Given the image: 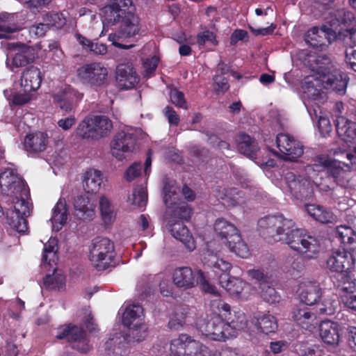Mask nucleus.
Listing matches in <instances>:
<instances>
[{
  "instance_id": "5fc2aeb1",
  "label": "nucleus",
  "mask_w": 356,
  "mask_h": 356,
  "mask_svg": "<svg viewBox=\"0 0 356 356\" xmlns=\"http://www.w3.org/2000/svg\"><path fill=\"white\" fill-rule=\"evenodd\" d=\"M338 307V302L331 298L324 299L318 305V309L321 314L332 315Z\"/></svg>"
},
{
  "instance_id": "ea45409f",
  "label": "nucleus",
  "mask_w": 356,
  "mask_h": 356,
  "mask_svg": "<svg viewBox=\"0 0 356 356\" xmlns=\"http://www.w3.org/2000/svg\"><path fill=\"white\" fill-rule=\"evenodd\" d=\"M99 209L104 224L106 226L112 225L116 219V210L107 197L102 195L99 197Z\"/></svg>"
},
{
  "instance_id": "c9c22d12",
  "label": "nucleus",
  "mask_w": 356,
  "mask_h": 356,
  "mask_svg": "<svg viewBox=\"0 0 356 356\" xmlns=\"http://www.w3.org/2000/svg\"><path fill=\"white\" fill-rule=\"evenodd\" d=\"M91 119L97 140L109 136L113 126L112 121L108 117L104 115H92Z\"/></svg>"
},
{
  "instance_id": "864d4df0",
  "label": "nucleus",
  "mask_w": 356,
  "mask_h": 356,
  "mask_svg": "<svg viewBox=\"0 0 356 356\" xmlns=\"http://www.w3.org/2000/svg\"><path fill=\"white\" fill-rule=\"evenodd\" d=\"M339 291L346 293L352 294L356 291V282L350 275H343L339 280L338 285Z\"/></svg>"
},
{
  "instance_id": "0e129e2a",
  "label": "nucleus",
  "mask_w": 356,
  "mask_h": 356,
  "mask_svg": "<svg viewBox=\"0 0 356 356\" xmlns=\"http://www.w3.org/2000/svg\"><path fill=\"white\" fill-rule=\"evenodd\" d=\"M344 306L352 312L356 313V295L345 294L341 296Z\"/></svg>"
},
{
  "instance_id": "bb28decb",
  "label": "nucleus",
  "mask_w": 356,
  "mask_h": 356,
  "mask_svg": "<svg viewBox=\"0 0 356 356\" xmlns=\"http://www.w3.org/2000/svg\"><path fill=\"white\" fill-rule=\"evenodd\" d=\"M69 215V207L66 200L60 197L52 209L50 219L52 229L54 232L60 231L65 225Z\"/></svg>"
},
{
  "instance_id": "f03ea898",
  "label": "nucleus",
  "mask_w": 356,
  "mask_h": 356,
  "mask_svg": "<svg viewBox=\"0 0 356 356\" xmlns=\"http://www.w3.org/2000/svg\"><path fill=\"white\" fill-rule=\"evenodd\" d=\"M312 74L306 76L302 85V102L312 118V109L318 108L327 100V95L323 89L334 90L343 94L346 92L349 78L340 70H332L330 59L326 55L309 57Z\"/></svg>"
},
{
  "instance_id": "13d9d810",
  "label": "nucleus",
  "mask_w": 356,
  "mask_h": 356,
  "mask_svg": "<svg viewBox=\"0 0 356 356\" xmlns=\"http://www.w3.org/2000/svg\"><path fill=\"white\" fill-rule=\"evenodd\" d=\"M337 20L345 26H349L354 24L355 18L354 14L349 10H339L337 15Z\"/></svg>"
},
{
  "instance_id": "2eb2a0df",
  "label": "nucleus",
  "mask_w": 356,
  "mask_h": 356,
  "mask_svg": "<svg viewBox=\"0 0 356 356\" xmlns=\"http://www.w3.org/2000/svg\"><path fill=\"white\" fill-rule=\"evenodd\" d=\"M77 77L83 84L92 88L104 86L107 83L108 70L101 63H92L77 69Z\"/></svg>"
},
{
  "instance_id": "4be33fe9",
  "label": "nucleus",
  "mask_w": 356,
  "mask_h": 356,
  "mask_svg": "<svg viewBox=\"0 0 356 356\" xmlns=\"http://www.w3.org/2000/svg\"><path fill=\"white\" fill-rule=\"evenodd\" d=\"M292 318L298 326L310 332L318 325L316 314L304 305H300L293 308Z\"/></svg>"
},
{
  "instance_id": "9d476101",
  "label": "nucleus",
  "mask_w": 356,
  "mask_h": 356,
  "mask_svg": "<svg viewBox=\"0 0 356 356\" xmlns=\"http://www.w3.org/2000/svg\"><path fill=\"white\" fill-rule=\"evenodd\" d=\"M336 129L339 137L344 141L354 154L349 151L336 149L335 156L348 159L353 169H356V124L343 116H339L336 120Z\"/></svg>"
},
{
  "instance_id": "680f3d73",
  "label": "nucleus",
  "mask_w": 356,
  "mask_h": 356,
  "mask_svg": "<svg viewBox=\"0 0 356 356\" xmlns=\"http://www.w3.org/2000/svg\"><path fill=\"white\" fill-rule=\"evenodd\" d=\"M159 62V58L156 56H152L151 58L146 59L144 63V68L145 76H151L157 67V65Z\"/></svg>"
},
{
  "instance_id": "052dcab7",
  "label": "nucleus",
  "mask_w": 356,
  "mask_h": 356,
  "mask_svg": "<svg viewBox=\"0 0 356 356\" xmlns=\"http://www.w3.org/2000/svg\"><path fill=\"white\" fill-rule=\"evenodd\" d=\"M142 171V164L140 163H134L126 170L124 178L128 181H131L140 175Z\"/></svg>"
},
{
  "instance_id": "aec40b11",
  "label": "nucleus",
  "mask_w": 356,
  "mask_h": 356,
  "mask_svg": "<svg viewBox=\"0 0 356 356\" xmlns=\"http://www.w3.org/2000/svg\"><path fill=\"white\" fill-rule=\"evenodd\" d=\"M327 267L332 271L337 273L348 272L354 268L355 259L353 253L343 249L332 251L327 261Z\"/></svg>"
},
{
  "instance_id": "8fccbe9b",
  "label": "nucleus",
  "mask_w": 356,
  "mask_h": 356,
  "mask_svg": "<svg viewBox=\"0 0 356 356\" xmlns=\"http://www.w3.org/2000/svg\"><path fill=\"white\" fill-rule=\"evenodd\" d=\"M128 202L138 208H144L147 202L145 188L142 186L135 188L132 194L128 197Z\"/></svg>"
},
{
  "instance_id": "603ef678",
  "label": "nucleus",
  "mask_w": 356,
  "mask_h": 356,
  "mask_svg": "<svg viewBox=\"0 0 356 356\" xmlns=\"http://www.w3.org/2000/svg\"><path fill=\"white\" fill-rule=\"evenodd\" d=\"M209 293L212 295L214 298L210 301V307L213 311L212 314H220V313L222 312H229L230 306L220 298L219 293L218 291L216 293Z\"/></svg>"
},
{
  "instance_id": "393cba45",
  "label": "nucleus",
  "mask_w": 356,
  "mask_h": 356,
  "mask_svg": "<svg viewBox=\"0 0 356 356\" xmlns=\"http://www.w3.org/2000/svg\"><path fill=\"white\" fill-rule=\"evenodd\" d=\"M116 81L122 89H131L138 82L136 74L131 64H120L116 68Z\"/></svg>"
},
{
  "instance_id": "0eeeda50",
  "label": "nucleus",
  "mask_w": 356,
  "mask_h": 356,
  "mask_svg": "<svg viewBox=\"0 0 356 356\" xmlns=\"http://www.w3.org/2000/svg\"><path fill=\"white\" fill-rule=\"evenodd\" d=\"M114 243L108 238L96 237L89 248V260L97 270L115 266Z\"/></svg>"
},
{
  "instance_id": "4c0bfd02",
  "label": "nucleus",
  "mask_w": 356,
  "mask_h": 356,
  "mask_svg": "<svg viewBox=\"0 0 356 356\" xmlns=\"http://www.w3.org/2000/svg\"><path fill=\"white\" fill-rule=\"evenodd\" d=\"M35 58V50L24 44H19L12 58V65L20 67L31 63Z\"/></svg>"
},
{
  "instance_id": "37998d69",
  "label": "nucleus",
  "mask_w": 356,
  "mask_h": 356,
  "mask_svg": "<svg viewBox=\"0 0 356 356\" xmlns=\"http://www.w3.org/2000/svg\"><path fill=\"white\" fill-rule=\"evenodd\" d=\"M44 286L49 290L61 291L65 287V277L61 270H54L43 280Z\"/></svg>"
},
{
  "instance_id": "79ce46f5",
  "label": "nucleus",
  "mask_w": 356,
  "mask_h": 356,
  "mask_svg": "<svg viewBox=\"0 0 356 356\" xmlns=\"http://www.w3.org/2000/svg\"><path fill=\"white\" fill-rule=\"evenodd\" d=\"M14 21V14L3 13L0 15V39L8 38L10 33L17 32L20 29Z\"/></svg>"
},
{
  "instance_id": "3c124183",
  "label": "nucleus",
  "mask_w": 356,
  "mask_h": 356,
  "mask_svg": "<svg viewBox=\"0 0 356 356\" xmlns=\"http://www.w3.org/2000/svg\"><path fill=\"white\" fill-rule=\"evenodd\" d=\"M260 289V296L264 301L270 304H275L280 301V295L274 288L268 286L267 283L265 285H264V283H261Z\"/></svg>"
},
{
  "instance_id": "20e7f679",
  "label": "nucleus",
  "mask_w": 356,
  "mask_h": 356,
  "mask_svg": "<svg viewBox=\"0 0 356 356\" xmlns=\"http://www.w3.org/2000/svg\"><path fill=\"white\" fill-rule=\"evenodd\" d=\"M0 187L2 193L8 197L9 207L6 210V222L19 233L24 234L28 229L26 217L30 214L31 205L24 197L28 189L24 181L19 176L17 170L8 167L0 174Z\"/></svg>"
},
{
  "instance_id": "7ed1b4c3",
  "label": "nucleus",
  "mask_w": 356,
  "mask_h": 356,
  "mask_svg": "<svg viewBox=\"0 0 356 356\" xmlns=\"http://www.w3.org/2000/svg\"><path fill=\"white\" fill-rule=\"evenodd\" d=\"M258 229L260 235L269 243L282 241L307 258H314L319 252L316 239L307 234L305 230L297 228L293 220L285 218L282 213L260 218Z\"/></svg>"
},
{
  "instance_id": "6ab92c4d",
  "label": "nucleus",
  "mask_w": 356,
  "mask_h": 356,
  "mask_svg": "<svg viewBox=\"0 0 356 356\" xmlns=\"http://www.w3.org/2000/svg\"><path fill=\"white\" fill-rule=\"evenodd\" d=\"M276 143L280 152L285 160L296 161L303 154V147L300 143L288 134H277Z\"/></svg>"
},
{
  "instance_id": "6e6552de",
  "label": "nucleus",
  "mask_w": 356,
  "mask_h": 356,
  "mask_svg": "<svg viewBox=\"0 0 356 356\" xmlns=\"http://www.w3.org/2000/svg\"><path fill=\"white\" fill-rule=\"evenodd\" d=\"M129 328V337L121 332L111 334L105 342V350L108 356H124L127 353L128 343L133 340L139 342L147 336V328L144 323L140 326Z\"/></svg>"
},
{
  "instance_id": "9b49d317",
  "label": "nucleus",
  "mask_w": 356,
  "mask_h": 356,
  "mask_svg": "<svg viewBox=\"0 0 356 356\" xmlns=\"http://www.w3.org/2000/svg\"><path fill=\"white\" fill-rule=\"evenodd\" d=\"M196 327L203 335L213 341H225L232 335L228 333L227 323L220 314L207 315L206 318L199 319Z\"/></svg>"
},
{
  "instance_id": "338daca9",
  "label": "nucleus",
  "mask_w": 356,
  "mask_h": 356,
  "mask_svg": "<svg viewBox=\"0 0 356 356\" xmlns=\"http://www.w3.org/2000/svg\"><path fill=\"white\" fill-rule=\"evenodd\" d=\"M213 79L217 86L216 90L218 92H225L229 89V85L226 77L217 74Z\"/></svg>"
},
{
  "instance_id": "e2e57ef3",
  "label": "nucleus",
  "mask_w": 356,
  "mask_h": 356,
  "mask_svg": "<svg viewBox=\"0 0 356 356\" xmlns=\"http://www.w3.org/2000/svg\"><path fill=\"white\" fill-rule=\"evenodd\" d=\"M31 92L23 90V92H19L13 95L11 102L14 105L21 106L27 103L31 99Z\"/></svg>"
},
{
  "instance_id": "f8f14e48",
  "label": "nucleus",
  "mask_w": 356,
  "mask_h": 356,
  "mask_svg": "<svg viewBox=\"0 0 356 356\" xmlns=\"http://www.w3.org/2000/svg\"><path fill=\"white\" fill-rule=\"evenodd\" d=\"M136 131L132 127H124L114 135L110 143L113 156L122 161L127 154L135 151L137 140Z\"/></svg>"
},
{
  "instance_id": "4d7b16f0",
  "label": "nucleus",
  "mask_w": 356,
  "mask_h": 356,
  "mask_svg": "<svg viewBox=\"0 0 356 356\" xmlns=\"http://www.w3.org/2000/svg\"><path fill=\"white\" fill-rule=\"evenodd\" d=\"M169 95L172 104L179 108L187 109V103L182 92L178 90L177 88H171Z\"/></svg>"
},
{
  "instance_id": "f704fd0d",
  "label": "nucleus",
  "mask_w": 356,
  "mask_h": 356,
  "mask_svg": "<svg viewBox=\"0 0 356 356\" xmlns=\"http://www.w3.org/2000/svg\"><path fill=\"white\" fill-rule=\"evenodd\" d=\"M214 230L218 236L226 240V243L234 237L238 238L239 230L234 224L224 218H218L216 220Z\"/></svg>"
},
{
  "instance_id": "774afa93",
  "label": "nucleus",
  "mask_w": 356,
  "mask_h": 356,
  "mask_svg": "<svg viewBox=\"0 0 356 356\" xmlns=\"http://www.w3.org/2000/svg\"><path fill=\"white\" fill-rule=\"evenodd\" d=\"M49 26L46 22L39 23L30 27L29 32L38 37L43 36L47 31Z\"/></svg>"
},
{
  "instance_id": "de8ad7c7",
  "label": "nucleus",
  "mask_w": 356,
  "mask_h": 356,
  "mask_svg": "<svg viewBox=\"0 0 356 356\" xmlns=\"http://www.w3.org/2000/svg\"><path fill=\"white\" fill-rule=\"evenodd\" d=\"M312 118L311 117V118L312 120H314V118L318 119V127L320 134L323 137L327 136L332 129L329 118L321 115L320 107L317 108H313V109H312Z\"/></svg>"
},
{
  "instance_id": "72a5a7b5",
  "label": "nucleus",
  "mask_w": 356,
  "mask_h": 356,
  "mask_svg": "<svg viewBox=\"0 0 356 356\" xmlns=\"http://www.w3.org/2000/svg\"><path fill=\"white\" fill-rule=\"evenodd\" d=\"M305 210L313 219L321 223H332L334 222L337 218L331 211L318 204H306Z\"/></svg>"
},
{
  "instance_id": "c03bdc74",
  "label": "nucleus",
  "mask_w": 356,
  "mask_h": 356,
  "mask_svg": "<svg viewBox=\"0 0 356 356\" xmlns=\"http://www.w3.org/2000/svg\"><path fill=\"white\" fill-rule=\"evenodd\" d=\"M58 241L56 238L51 237L44 246V252L42 255V261L44 265H48L51 267L56 264L58 259Z\"/></svg>"
},
{
  "instance_id": "c756f323",
  "label": "nucleus",
  "mask_w": 356,
  "mask_h": 356,
  "mask_svg": "<svg viewBox=\"0 0 356 356\" xmlns=\"http://www.w3.org/2000/svg\"><path fill=\"white\" fill-rule=\"evenodd\" d=\"M104 176L101 170L89 168L83 174L82 181L85 191L88 193H95L99 191L103 183Z\"/></svg>"
},
{
  "instance_id": "5701e85b",
  "label": "nucleus",
  "mask_w": 356,
  "mask_h": 356,
  "mask_svg": "<svg viewBox=\"0 0 356 356\" xmlns=\"http://www.w3.org/2000/svg\"><path fill=\"white\" fill-rule=\"evenodd\" d=\"M296 293L300 300L307 305L315 304L321 296L319 284L306 280L300 282Z\"/></svg>"
},
{
  "instance_id": "1a4fd4ad",
  "label": "nucleus",
  "mask_w": 356,
  "mask_h": 356,
  "mask_svg": "<svg viewBox=\"0 0 356 356\" xmlns=\"http://www.w3.org/2000/svg\"><path fill=\"white\" fill-rule=\"evenodd\" d=\"M172 282L179 289L187 290L200 284V288L206 293H216L217 289L207 282L201 270L193 271L190 267L177 268L172 273Z\"/></svg>"
},
{
  "instance_id": "a878e982",
  "label": "nucleus",
  "mask_w": 356,
  "mask_h": 356,
  "mask_svg": "<svg viewBox=\"0 0 356 356\" xmlns=\"http://www.w3.org/2000/svg\"><path fill=\"white\" fill-rule=\"evenodd\" d=\"M340 325L338 323L332 321H323L319 325V336L324 343L331 346L339 344L341 335Z\"/></svg>"
},
{
  "instance_id": "58836bf2",
  "label": "nucleus",
  "mask_w": 356,
  "mask_h": 356,
  "mask_svg": "<svg viewBox=\"0 0 356 356\" xmlns=\"http://www.w3.org/2000/svg\"><path fill=\"white\" fill-rule=\"evenodd\" d=\"M192 324L191 316L182 308L177 309L170 316L168 327L172 331L181 330L188 325Z\"/></svg>"
},
{
  "instance_id": "49530a36",
  "label": "nucleus",
  "mask_w": 356,
  "mask_h": 356,
  "mask_svg": "<svg viewBox=\"0 0 356 356\" xmlns=\"http://www.w3.org/2000/svg\"><path fill=\"white\" fill-rule=\"evenodd\" d=\"M227 245L232 252L241 258L246 259L250 255L249 248L242 240L240 233H238V238L234 237L231 240H229L227 243Z\"/></svg>"
},
{
  "instance_id": "69168bd1",
  "label": "nucleus",
  "mask_w": 356,
  "mask_h": 356,
  "mask_svg": "<svg viewBox=\"0 0 356 356\" xmlns=\"http://www.w3.org/2000/svg\"><path fill=\"white\" fill-rule=\"evenodd\" d=\"M85 335V332L81 327L77 326H72L68 341L75 343L79 340L83 339Z\"/></svg>"
},
{
  "instance_id": "39448f33",
  "label": "nucleus",
  "mask_w": 356,
  "mask_h": 356,
  "mask_svg": "<svg viewBox=\"0 0 356 356\" xmlns=\"http://www.w3.org/2000/svg\"><path fill=\"white\" fill-rule=\"evenodd\" d=\"M179 188L175 181L170 180L165 183L163 201L168 208L165 216V228L188 250L193 251L195 249V242L181 221L190 218L191 210L186 203L179 202Z\"/></svg>"
},
{
  "instance_id": "09e8293b",
  "label": "nucleus",
  "mask_w": 356,
  "mask_h": 356,
  "mask_svg": "<svg viewBox=\"0 0 356 356\" xmlns=\"http://www.w3.org/2000/svg\"><path fill=\"white\" fill-rule=\"evenodd\" d=\"M247 326V318L244 313L238 312L236 314V320H232L230 323H227V329L228 333H230V339L236 337L240 330H243Z\"/></svg>"
},
{
  "instance_id": "a18cd8bd",
  "label": "nucleus",
  "mask_w": 356,
  "mask_h": 356,
  "mask_svg": "<svg viewBox=\"0 0 356 356\" xmlns=\"http://www.w3.org/2000/svg\"><path fill=\"white\" fill-rule=\"evenodd\" d=\"M76 135L81 139L97 140L91 116L86 117L75 129Z\"/></svg>"
},
{
  "instance_id": "4468645a",
  "label": "nucleus",
  "mask_w": 356,
  "mask_h": 356,
  "mask_svg": "<svg viewBox=\"0 0 356 356\" xmlns=\"http://www.w3.org/2000/svg\"><path fill=\"white\" fill-rule=\"evenodd\" d=\"M140 29V20L138 16L134 14V8L127 11L121 20L120 27L116 33H111L108 40L112 44L120 49H129L134 44L126 45L118 42L121 39L131 38L138 35Z\"/></svg>"
},
{
  "instance_id": "6e6d98bb",
  "label": "nucleus",
  "mask_w": 356,
  "mask_h": 356,
  "mask_svg": "<svg viewBox=\"0 0 356 356\" xmlns=\"http://www.w3.org/2000/svg\"><path fill=\"white\" fill-rule=\"evenodd\" d=\"M296 351L300 356H321L322 353L321 349L316 345L300 344Z\"/></svg>"
},
{
  "instance_id": "bf43d9fd",
  "label": "nucleus",
  "mask_w": 356,
  "mask_h": 356,
  "mask_svg": "<svg viewBox=\"0 0 356 356\" xmlns=\"http://www.w3.org/2000/svg\"><path fill=\"white\" fill-rule=\"evenodd\" d=\"M197 42L200 45H204L207 42H209L214 45H216L218 43L214 33L208 30L204 31L197 34Z\"/></svg>"
},
{
  "instance_id": "c85d7f7f",
  "label": "nucleus",
  "mask_w": 356,
  "mask_h": 356,
  "mask_svg": "<svg viewBox=\"0 0 356 356\" xmlns=\"http://www.w3.org/2000/svg\"><path fill=\"white\" fill-rule=\"evenodd\" d=\"M76 216L84 220H90L95 216V204L88 195L78 197L74 204Z\"/></svg>"
},
{
  "instance_id": "412c9836",
  "label": "nucleus",
  "mask_w": 356,
  "mask_h": 356,
  "mask_svg": "<svg viewBox=\"0 0 356 356\" xmlns=\"http://www.w3.org/2000/svg\"><path fill=\"white\" fill-rule=\"evenodd\" d=\"M83 97V93L67 86L54 94L53 100L61 110L68 113L72 111L74 104L82 99Z\"/></svg>"
},
{
  "instance_id": "473e14b6",
  "label": "nucleus",
  "mask_w": 356,
  "mask_h": 356,
  "mask_svg": "<svg viewBox=\"0 0 356 356\" xmlns=\"http://www.w3.org/2000/svg\"><path fill=\"white\" fill-rule=\"evenodd\" d=\"M334 236L344 247L356 253V232L350 226H337Z\"/></svg>"
},
{
  "instance_id": "b1692460",
  "label": "nucleus",
  "mask_w": 356,
  "mask_h": 356,
  "mask_svg": "<svg viewBox=\"0 0 356 356\" xmlns=\"http://www.w3.org/2000/svg\"><path fill=\"white\" fill-rule=\"evenodd\" d=\"M119 314H122V323L127 327H136L144 323V310L139 305H129L122 307Z\"/></svg>"
},
{
  "instance_id": "ddd939ff",
  "label": "nucleus",
  "mask_w": 356,
  "mask_h": 356,
  "mask_svg": "<svg viewBox=\"0 0 356 356\" xmlns=\"http://www.w3.org/2000/svg\"><path fill=\"white\" fill-rule=\"evenodd\" d=\"M171 353L182 356H210L209 348L188 334H179L170 342Z\"/></svg>"
},
{
  "instance_id": "dca6fc26",
  "label": "nucleus",
  "mask_w": 356,
  "mask_h": 356,
  "mask_svg": "<svg viewBox=\"0 0 356 356\" xmlns=\"http://www.w3.org/2000/svg\"><path fill=\"white\" fill-rule=\"evenodd\" d=\"M111 3L104 6L102 9V20L103 31L106 26H112L121 22L124 15L132 8L131 0H111ZM103 32L100 34V37Z\"/></svg>"
},
{
  "instance_id": "f257e3e1",
  "label": "nucleus",
  "mask_w": 356,
  "mask_h": 356,
  "mask_svg": "<svg viewBox=\"0 0 356 356\" xmlns=\"http://www.w3.org/2000/svg\"><path fill=\"white\" fill-rule=\"evenodd\" d=\"M346 159L347 162H345L332 160L327 155H317L305 167L302 175L297 176L292 172L286 173L283 191L289 192L297 199L309 198L314 193V186L321 184L318 178L321 179L323 174L327 175L337 184L345 186L347 183L348 172L356 170L352 168L350 161Z\"/></svg>"
},
{
  "instance_id": "7c9ffc66",
  "label": "nucleus",
  "mask_w": 356,
  "mask_h": 356,
  "mask_svg": "<svg viewBox=\"0 0 356 356\" xmlns=\"http://www.w3.org/2000/svg\"><path fill=\"white\" fill-rule=\"evenodd\" d=\"M68 13H49L44 15L43 21L47 24L49 26L54 27L56 29H64L69 31L73 29L75 24L74 20L67 17Z\"/></svg>"
},
{
  "instance_id": "cd10ccee",
  "label": "nucleus",
  "mask_w": 356,
  "mask_h": 356,
  "mask_svg": "<svg viewBox=\"0 0 356 356\" xmlns=\"http://www.w3.org/2000/svg\"><path fill=\"white\" fill-rule=\"evenodd\" d=\"M42 82L40 70L34 66L26 69L21 77V87L26 92H32L38 90Z\"/></svg>"
},
{
  "instance_id": "2f4dec72",
  "label": "nucleus",
  "mask_w": 356,
  "mask_h": 356,
  "mask_svg": "<svg viewBox=\"0 0 356 356\" xmlns=\"http://www.w3.org/2000/svg\"><path fill=\"white\" fill-rule=\"evenodd\" d=\"M47 138V134L44 132L27 134L24 140V147L29 152H42L46 149Z\"/></svg>"
},
{
  "instance_id": "423d86ee",
  "label": "nucleus",
  "mask_w": 356,
  "mask_h": 356,
  "mask_svg": "<svg viewBox=\"0 0 356 356\" xmlns=\"http://www.w3.org/2000/svg\"><path fill=\"white\" fill-rule=\"evenodd\" d=\"M203 262L209 267L213 268L215 273L218 270L224 274L219 277L220 285L226 290L229 296L236 300H246L255 293L254 289L251 285L241 279L229 277H227L232 265L229 262L220 258L216 253L207 250L204 253Z\"/></svg>"
},
{
  "instance_id": "a19ab883",
  "label": "nucleus",
  "mask_w": 356,
  "mask_h": 356,
  "mask_svg": "<svg viewBox=\"0 0 356 356\" xmlns=\"http://www.w3.org/2000/svg\"><path fill=\"white\" fill-rule=\"evenodd\" d=\"M257 325L261 332L266 334L275 333L277 329L276 318L267 313L259 314L257 316Z\"/></svg>"
},
{
  "instance_id": "f3484780",
  "label": "nucleus",
  "mask_w": 356,
  "mask_h": 356,
  "mask_svg": "<svg viewBox=\"0 0 356 356\" xmlns=\"http://www.w3.org/2000/svg\"><path fill=\"white\" fill-rule=\"evenodd\" d=\"M336 38V32L327 26L312 27L306 33L305 42L317 51L325 50Z\"/></svg>"
},
{
  "instance_id": "e433bc0d",
  "label": "nucleus",
  "mask_w": 356,
  "mask_h": 356,
  "mask_svg": "<svg viewBox=\"0 0 356 356\" xmlns=\"http://www.w3.org/2000/svg\"><path fill=\"white\" fill-rule=\"evenodd\" d=\"M218 197L222 200V204L227 207L241 206L245 203L244 194L236 188L218 191Z\"/></svg>"
},
{
  "instance_id": "a211bd4d",
  "label": "nucleus",
  "mask_w": 356,
  "mask_h": 356,
  "mask_svg": "<svg viewBox=\"0 0 356 356\" xmlns=\"http://www.w3.org/2000/svg\"><path fill=\"white\" fill-rule=\"evenodd\" d=\"M238 148L242 154L252 160H254V162L261 168L273 167L275 165V161L267 156L261 160H259L258 156L260 152H258L257 143L248 135L245 134H240Z\"/></svg>"
}]
</instances>
